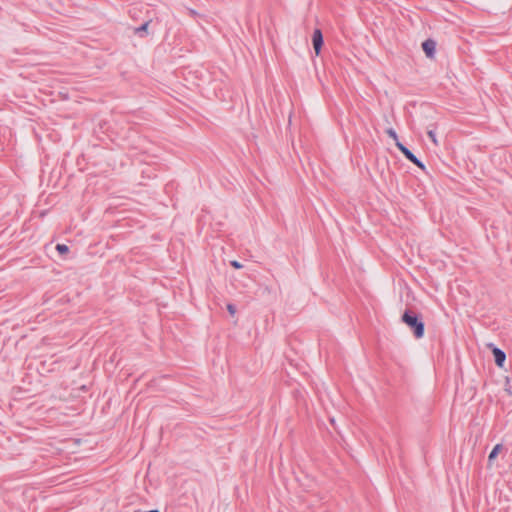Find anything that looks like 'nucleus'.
Wrapping results in <instances>:
<instances>
[{
    "label": "nucleus",
    "instance_id": "nucleus-1",
    "mask_svg": "<svg viewBox=\"0 0 512 512\" xmlns=\"http://www.w3.org/2000/svg\"><path fill=\"white\" fill-rule=\"evenodd\" d=\"M402 321L413 329L414 336L416 338H422L424 335V323L419 320L416 314L411 311H405L402 315Z\"/></svg>",
    "mask_w": 512,
    "mask_h": 512
},
{
    "label": "nucleus",
    "instance_id": "nucleus-2",
    "mask_svg": "<svg viewBox=\"0 0 512 512\" xmlns=\"http://www.w3.org/2000/svg\"><path fill=\"white\" fill-rule=\"evenodd\" d=\"M396 147L405 155V157L414 163L416 166H418L421 169H425L424 164L407 148L405 147L400 141H397Z\"/></svg>",
    "mask_w": 512,
    "mask_h": 512
},
{
    "label": "nucleus",
    "instance_id": "nucleus-3",
    "mask_svg": "<svg viewBox=\"0 0 512 512\" xmlns=\"http://www.w3.org/2000/svg\"><path fill=\"white\" fill-rule=\"evenodd\" d=\"M488 347L492 348V353L494 355L495 364L502 368L504 366L506 360V354L504 351L497 347H493V344H489Z\"/></svg>",
    "mask_w": 512,
    "mask_h": 512
},
{
    "label": "nucleus",
    "instance_id": "nucleus-4",
    "mask_svg": "<svg viewBox=\"0 0 512 512\" xmlns=\"http://www.w3.org/2000/svg\"><path fill=\"white\" fill-rule=\"evenodd\" d=\"M313 47L315 50L316 55L320 54L321 47L323 45V36L320 29H316L313 33L312 37Z\"/></svg>",
    "mask_w": 512,
    "mask_h": 512
},
{
    "label": "nucleus",
    "instance_id": "nucleus-5",
    "mask_svg": "<svg viewBox=\"0 0 512 512\" xmlns=\"http://www.w3.org/2000/svg\"><path fill=\"white\" fill-rule=\"evenodd\" d=\"M422 48L426 56L432 58L435 53L436 43L431 39H427L422 43Z\"/></svg>",
    "mask_w": 512,
    "mask_h": 512
},
{
    "label": "nucleus",
    "instance_id": "nucleus-6",
    "mask_svg": "<svg viewBox=\"0 0 512 512\" xmlns=\"http://www.w3.org/2000/svg\"><path fill=\"white\" fill-rule=\"evenodd\" d=\"M502 449H503L502 444H496L494 446V448L492 449V451L490 452V454L488 456L489 463H491L497 457V455L502 451Z\"/></svg>",
    "mask_w": 512,
    "mask_h": 512
},
{
    "label": "nucleus",
    "instance_id": "nucleus-7",
    "mask_svg": "<svg viewBox=\"0 0 512 512\" xmlns=\"http://www.w3.org/2000/svg\"><path fill=\"white\" fill-rule=\"evenodd\" d=\"M386 133L395 141V144L397 143V141H399L397 133L395 132L394 129L389 128L386 130Z\"/></svg>",
    "mask_w": 512,
    "mask_h": 512
},
{
    "label": "nucleus",
    "instance_id": "nucleus-8",
    "mask_svg": "<svg viewBox=\"0 0 512 512\" xmlns=\"http://www.w3.org/2000/svg\"><path fill=\"white\" fill-rule=\"evenodd\" d=\"M56 250L60 253V254H65L69 251V248L68 246H66L65 244H58L56 246Z\"/></svg>",
    "mask_w": 512,
    "mask_h": 512
},
{
    "label": "nucleus",
    "instance_id": "nucleus-9",
    "mask_svg": "<svg viewBox=\"0 0 512 512\" xmlns=\"http://www.w3.org/2000/svg\"><path fill=\"white\" fill-rule=\"evenodd\" d=\"M148 25H149V21H146L143 25H141L140 27L135 29V33L139 34L141 32H146Z\"/></svg>",
    "mask_w": 512,
    "mask_h": 512
},
{
    "label": "nucleus",
    "instance_id": "nucleus-10",
    "mask_svg": "<svg viewBox=\"0 0 512 512\" xmlns=\"http://www.w3.org/2000/svg\"><path fill=\"white\" fill-rule=\"evenodd\" d=\"M427 134H428L429 138L432 140V142H433L435 145H438V141H437V139H436L435 131H434V130H428V131H427Z\"/></svg>",
    "mask_w": 512,
    "mask_h": 512
},
{
    "label": "nucleus",
    "instance_id": "nucleus-11",
    "mask_svg": "<svg viewBox=\"0 0 512 512\" xmlns=\"http://www.w3.org/2000/svg\"><path fill=\"white\" fill-rule=\"evenodd\" d=\"M227 310L230 313V315H232V316L235 315V313H236V307L233 304H228Z\"/></svg>",
    "mask_w": 512,
    "mask_h": 512
},
{
    "label": "nucleus",
    "instance_id": "nucleus-12",
    "mask_svg": "<svg viewBox=\"0 0 512 512\" xmlns=\"http://www.w3.org/2000/svg\"><path fill=\"white\" fill-rule=\"evenodd\" d=\"M231 265L236 268V269H240L242 267V265L238 262V261H231Z\"/></svg>",
    "mask_w": 512,
    "mask_h": 512
},
{
    "label": "nucleus",
    "instance_id": "nucleus-13",
    "mask_svg": "<svg viewBox=\"0 0 512 512\" xmlns=\"http://www.w3.org/2000/svg\"><path fill=\"white\" fill-rule=\"evenodd\" d=\"M149 512H159L158 510H150Z\"/></svg>",
    "mask_w": 512,
    "mask_h": 512
}]
</instances>
